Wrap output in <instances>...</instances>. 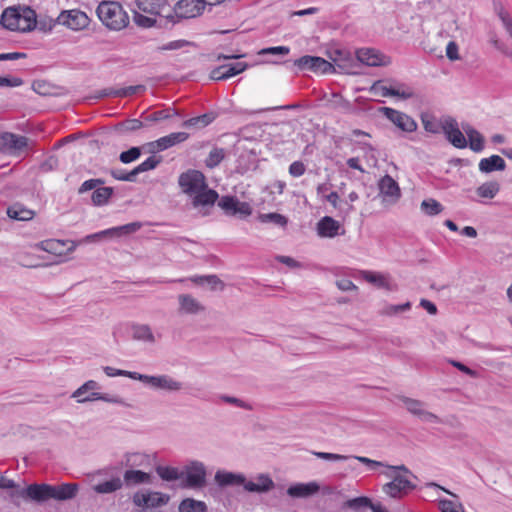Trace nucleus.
Listing matches in <instances>:
<instances>
[{"label": "nucleus", "instance_id": "19", "mask_svg": "<svg viewBox=\"0 0 512 512\" xmlns=\"http://www.w3.org/2000/svg\"><path fill=\"white\" fill-rule=\"evenodd\" d=\"M136 5L138 9L144 13L153 16H163L170 19V21L175 22L174 17L170 13L167 0H136Z\"/></svg>", "mask_w": 512, "mask_h": 512}, {"label": "nucleus", "instance_id": "2", "mask_svg": "<svg viewBox=\"0 0 512 512\" xmlns=\"http://www.w3.org/2000/svg\"><path fill=\"white\" fill-rule=\"evenodd\" d=\"M383 474L391 481L383 485V492L391 498H402L414 489L412 473L404 465L387 466Z\"/></svg>", "mask_w": 512, "mask_h": 512}, {"label": "nucleus", "instance_id": "5", "mask_svg": "<svg viewBox=\"0 0 512 512\" xmlns=\"http://www.w3.org/2000/svg\"><path fill=\"white\" fill-rule=\"evenodd\" d=\"M137 380L148 388L159 392L178 393L184 388L182 381L168 374L148 375L139 373Z\"/></svg>", "mask_w": 512, "mask_h": 512}, {"label": "nucleus", "instance_id": "8", "mask_svg": "<svg viewBox=\"0 0 512 512\" xmlns=\"http://www.w3.org/2000/svg\"><path fill=\"white\" fill-rule=\"evenodd\" d=\"M401 401L404 408L419 421L426 424H440L443 422L439 416L428 410L426 403L409 397H403Z\"/></svg>", "mask_w": 512, "mask_h": 512}, {"label": "nucleus", "instance_id": "26", "mask_svg": "<svg viewBox=\"0 0 512 512\" xmlns=\"http://www.w3.org/2000/svg\"><path fill=\"white\" fill-rule=\"evenodd\" d=\"M100 385L95 380H88L77 388L72 394L71 398L75 399L77 403L84 404L87 402L96 401L93 394H98Z\"/></svg>", "mask_w": 512, "mask_h": 512}, {"label": "nucleus", "instance_id": "3", "mask_svg": "<svg viewBox=\"0 0 512 512\" xmlns=\"http://www.w3.org/2000/svg\"><path fill=\"white\" fill-rule=\"evenodd\" d=\"M1 24L11 31L28 32L36 26V14L28 7H9L2 13Z\"/></svg>", "mask_w": 512, "mask_h": 512}, {"label": "nucleus", "instance_id": "6", "mask_svg": "<svg viewBox=\"0 0 512 512\" xmlns=\"http://www.w3.org/2000/svg\"><path fill=\"white\" fill-rule=\"evenodd\" d=\"M369 92L375 96L396 97L401 100H407L414 97L412 88L403 83L391 82L388 84L384 80L375 81L369 88Z\"/></svg>", "mask_w": 512, "mask_h": 512}, {"label": "nucleus", "instance_id": "63", "mask_svg": "<svg viewBox=\"0 0 512 512\" xmlns=\"http://www.w3.org/2000/svg\"><path fill=\"white\" fill-rule=\"evenodd\" d=\"M306 171V167L301 161H294L289 166V174L293 177H300Z\"/></svg>", "mask_w": 512, "mask_h": 512}, {"label": "nucleus", "instance_id": "17", "mask_svg": "<svg viewBox=\"0 0 512 512\" xmlns=\"http://www.w3.org/2000/svg\"><path fill=\"white\" fill-rule=\"evenodd\" d=\"M294 64L301 70H309L322 74L335 71L334 65L331 62L316 56H303L297 59Z\"/></svg>", "mask_w": 512, "mask_h": 512}, {"label": "nucleus", "instance_id": "53", "mask_svg": "<svg viewBox=\"0 0 512 512\" xmlns=\"http://www.w3.org/2000/svg\"><path fill=\"white\" fill-rule=\"evenodd\" d=\"M212 117L208 114L202 116L190 118L183 123L185 127H205L211 123Z\"/></svg>", "mask_w": 512, "mask_h": 512}, {"label": "nucleus", "instance_id": "62", "mask_svg": "<svg viewBox=\"0 0 512 512\" xmlns=\"http://www.w3.org/2000/svg\"><path fill=\"white\" fill-rule=\"evenodd\" d=\"M290 52L287 46H275L262 49L259 54L287 55Z\"/></svg>", "mask_w": 512, "mask_h": 512}, {"label": "nucleus", "instance_id": "29", "mask_svg": "<svg viewBox=\"0 0 512 512\" xmlns=\"http://www.w3.org/2000/svg\"><path fill=\"white\" fill-rule=\"evenodd\" d=\"M248 65L244 62H237L226 64L213 69L210 72V79L212 80H226L235 75H238L247 69Z\"/></svg>", "mask_w": 512, "mask_h": 512}, {"label": "nucleus", "instance_id": "61", "mask_svg": "<svg viewBox=\"0 0 512 512\" xmlns=\"http://www.w3.org/2000/svg\"><path fill=\"white\" fill-rule=\"evenodd\" d=\"M140 88H141V86H129V87L118 89V90H112L109 93H107L106 95L126 97L129 95L135 94Z\"/></svg>", "mask_w": 512, "mask_h": 512}, {"label": "nucleus", "instance_id": "20", "mask_svg": "<svg viewBox=\"0 0 512 512\" xmlns=\"http://www.w3.org/2000/svg\"><path fill=\"white\" fill-rule=\"evenodd\" d=\"M205 4L202 0H180L175 5L174 18H194L203 12Z\"/></svg>", "mask_w": 512, "mask_h": 512}, {"label": "nucleus", "instance_id": "33", "mask_svg": "<svg viewBox=\"0 0 512 512\" xmlns=\"http://www.w3.org/2000/svg\"><path fill=\"white\" fill-rule=\"evenodd\" d=\"M219 206L225 211L232 212V214L248 216L252 213V208L248 203L240 202L234 197H223L219 202Z\"/></svg>", "mask_w": 512, "mask_h": 512}, {"label": "nucleus", "instance_id": "23", "mask_svg": "<svg viewBox=\"0 0 512 512\" xmlns=\"http://www.w3.org/2000/svg\"><path fill=\"white\" fill-rule=\"evenodd\" d=\"M188 137L189 135L186 132H174L148 143L147 147L149 148V152L152 153L164 151L176 144L186 141Z\"/></svg>", "mask_w": 512, "mask_h": 512}, {"label": "nucleus", "instance_id": "57", "mask_svg": "<svg viewBox=\"0 0 512 512\" xmlns=\"http://www.w3.org/2000/svg\"><path fill=\"white\" fill-rule=\"evenodd\" d=\"M141 155V151H140V148L138 147H132L131 149H129L128 151H124L120 154V161L122 163H130L132 161H135L136 159H138Z\"/></svg>", "mask_w": 512, "mask_h": 512}, {"label": "nucleus", "instance_id": "38", "mask_svg": "<svg viewBox=\"0 0 512 512\" xmlns=\"http://www.w3.org/2000/svg\"><path fill=\"white\" fill-rule=\"evenodd\" d=\"M52 499L68 500L73 498L77 493L76 484H62L60 486L51 485Z\"/></svg>", "mask_w": 512, "mask_h": 512}, {"label": "nucleus", "instance_id": "44", "mask_svg": "<svg viewBox=\"0 0 512 512\" xmlns=\"http://www.w3.org/2000/svg\"><path fill=\"white\" fill-rule=\"evenodd\" d=\"M159 163H160V159H158L154 156H150L144 162H142L137 167H135L131 172H129V175L126 176L125 178L126 179H135V177L138 174L156 168Z\"/></svg>", "mask_w": 512, "mask_h": 512}, {"label": "nucleus", "instance_id": "28", "mask_svg": "<svg viewBox=\"0 0 512 512\" xmlns=\"http://www.w3.org/2000/svg\"><path fill=\"white\" fill-rule=\"evenodd\" d=\"M316 230L321 238H334L344 233L339 221L330 216L321 218L317 223Z\"/></svg>", "mask_w": 512, "mask_h": 512}, {"label": "nucleus", "instance_id": "45", "mask_svg": "<svg viewBox=\"0 0 512 512\" xmlns=\"http://www.w3.org/2000/svg\"><path fill=\"white\" fill-rule=\"evenodd\" d=\"M124 480L128 484H141L150 481V474L141 470L129 469L124 473Z\"/></svg>", "mask_w": 512, "mask_h": 512}, {"label": "nucleus", "instance_id": "14", "mask_svg": "<svg viewBox=\"0 0 512 512\" xmlns=\"http://www.w3.org/2000/svg\"><path fill=\"white\" fill-rule=\"evenodd\" d=\"M169 495L157 491H140L134 494L133 502L141 508H156L169 502Z\"/></svg>", "mask_w": 512, "mask_h": 512}, {"label": "nucleus", "instance_id": "9", "mask_svg": "<svg viewBox=\"0 0 512 512\" xmlns=\"http://www.w3.org/2000/svg\"><path fill=\"white\" fill-rule=\"evenodd\" d=\"M185 475V486L193 489L203 488L206 484L207 471L204 463L192 460L187 463L182 471Z\"/></svg>", "mask_w": 512, "mask_h": 512}, {"label": "nucleus", "instance_id": "21", "mask_svg": "<svg viewBox=\"0 0 512 512\" xmlns=\"http://www.w3.org/2000/svg\"><path fill=\"white\" fill-rule=\"evenodd\" d=\"M447 140L456 148H466L468 143L464 134V131L460 130L458 123L453 118L444 119V130Z\"/></svg>", "mask_w": 512, "mask_h": 512}, {"label": "nucleus", "instance_id": "1", "mask_svg": "<svg viewBox=\"0 0 512 512\" xmlns=\"http://www.w3.org/2000/svg\"><path fill=\"white\" fill-rule=\"evenodd\" d=\"M179 186L187 194L194 207L212 206L218 198L215 190L206 184L205 176L197 170H188L179 176Z\"/></svg>", "mask_w": 512, "mask_h": 512}, {"label": "nucleus", "instance_id": "4", "mask_svg": "<svg viewBox=\"0 0 512 512\" xmlns=\"http://www.w3.org/2000/svg\"><path fill=\"white\" fill-rule=\"evenodd\" d=\"M100 21L110 30L119 31L129 23V17L123 7L114 1H103L97 7Z\"/></svg>", "mask_w": 512, "mask_h": 512}, {"label": "nucleus", "instance_id": "39", "mask_svg": "<svg viewBox=\"0 0 512 512\" xmlns=\"http://www.w3.org/2000/svg\"><path fill=\"white\" fill-rule=\"evenodd\" d=\"M189 280L197 285L207 286L212 291L224 288L223 282L216 275L193 276Z\"/></svg>", "mask_w": 512, "mask_h": 512}, {"label": "nucleus", "instance_id": "59", "mask_svg": "<svg viewBox=\"0 0 512 512\" xmlns=\"http://www.w3.org/2000/svg\"><path fill=\"white\" fill-rule=\"evenodd\" d=\"M134 21L137 25L145 28L152 27L156 23V20L153 17L145 16L139 13H135Z\"/></svg>", "mask_w": 512, "mask_h": 512}, {"label": "nucleus", "instance_id": "48", "mask_svg": "<svg viewBox=\"0 0 512 512\" xmlns=\"http://www.w3.org/2000/svg\"><path fill=\"white\" fill-rule=\"evenodd\" d=\"M411 309V302H405L403 304H387L380 311L381 315L393 317L397 316L401 313L407 312Z\"/></svg>", "mask_w": 512, "mask_h": 512}, {"label": "nucleus", "instance_id": "60", "mask_svg": "<svg viewBox=\"0 0 512 512\" xmlns=\"http://www.w3.org/2000/svg\"><path fill=\"white\" fill-rule=\"evenodd\" d=\"M324 199L334 208L337 210H343L342 209V201L340 199V196L338 192L332 191L324 196Z\"/></svg>", "mask_w": 512, "mask_h": 512}, {"label": "nucleus", "instance_id": "37", "mask_svg": "<svg viewBox=\"0 0 512 512\" xmlns=\"http://www.w3.org/2000/svg\"><path fill=\"white\" fill-rule=\"evenodd\" d=\"M479 170L483 173H491L493 171H503L506 167L505 161L498 155H492L483 158L479 162Z\"/></svg>", "mask_w": 512, "mask_h": 512}, {"label": "nucleus", "instance_id": "24", "mask_svg": "<svg viewBox=\"0 0 512 512\" xmlns=\"http://www.w3.org/2000/svg\"><path fill=\"white\" fill-rule=\"evenodd\" d=\"M130 336L134 341L154 345L157 342V336L148 324L131 323L129 325Z\"/></svg>", "mask_w": 512, "mask_h": 512}, {"label": "nucleus", "instance_id": "11", "mask_svg": "<svg viewBox=\"0 0 512 512\" xmlns=\"http://www.w3.org/2000/svg\"><path fill=\"white\" fill-rule=\"evenodd\" d=\"M328 58L333 62L341 72L345 74H358L359 65L356 58L349 51L343 49H331L327 52Z\"/></svg>", "mask_w": 512, "mask_h": 512}, {"label": "nucleus", "instance_id": "7", "mask_svg": "<svg viewBox=\"0 0 512 512\" xmlns=\"http://www.w3.org/2000/svg\"><path fill=\"white\" fill-rule=\"evenodd\" d=\"M141 228V224L139 222H132L122 226L108 228L90 235L85 236L80 243H90L95 241H100L103 239H116L121 238L126 235L137 232Z\"/></svg>", "mask_w": 512, "mask_h": 512}, {"label": "nucleus", "instance_id": "43", "mask_svg": "<svg viewBox=\"0 0 512 512\" xmlns=\"http://www.w3.org/2000/svg\"><path fill=\"white\" fill-rule=\"evenodd\" d=\"M500 190V184L497 181H489L481 184L476 189V194L485 199H493Z\"/></svg>", "mask_w": 512, "mask_h": 512}, {"label": "nucleus", "instance_id": "25", "mask_svg": "<svg viewBox=\"0 0 512 512\" xmlns=\"http://www.w3.org/2000/svg\"><path fill=\"white\" fill-rule=\"evenodd\" d=\"M275 484L268 474H258L253 479L245 478L244 489L247 492L267 493L274 488Z\"/></svg>", "mask_w": 512, "mask_h": 512}, {"label": "nucleus", "instance_id": "32", "mask_svg": "<svg viewBox=\"0 0 512 512\" xmlns=\"http://www.w3.org/2000/svg\"><path fill=\"white\" fill-rule=\"evenodd\" d=\"M320 490L316 481L308 483H296L288 487L287 494L292 498H308Z\"/></svg>", "mask_w": 512, "mask_h": 512}, {"label": "nucleus", "instance_id": "15", "mask_svg": "<svg viewBox=\"0 0 512 512\" xmlns=\"http://www.w3.org/2000/svg\"><path fill=\"white\" fill-rule=\"evenodd\" d=\"M78 245L79 242L75 241L47 239L39 242L37 247L47 253L62 257L74 252Z\"/></svg>", "mask_w": 512, "mask_h": 512}, {"label": "nucleus", "instance_id": "35", "mask_svg": "<svg viewBox=\"0 0 512 512\" xmlns=\"http://www.w3.org/2000/svg\"><path fill=\"white\" fill-rule=\"evenodd\" d=\"M462 130L464 131L465 135L468 138L469 142L467 143L469 145V148L477 153L483 151L485 147V141L482 134L469 124H463Z\"/></svg>", "mask_w": 512, "mask_h": 512}, {"label": "nucleus", "instance_id": "12", "mask_svg": "<svg viewBox=\"0 0 512 512\" xmlns=\"http://www.w3.org/2000/svg\"><path fill=\"white\" fill-rule=\"evenodd\" d=\"M57 23L71 29L80 31L89 26L90 19L87 14L78 9L62 11L57 17Z\"/></svg>", "mask_w": 512, "mask_h": 512}, {"label": "nucleus", "instance_id": "16", "mask_svg": "<svg viewBox=\"0 0 512 512\" xmlns=\"http://www.w3.org/2000/svg\"><path fill=\"white\" fill-rule=\"evenodd\" d=\"M356 61L360 64L378 67L388 66L391 63L389 56L372 48H362L356 51Z\"/></svg>", "mask_w": 512, "mask_h": 512}, {"label": "nucleus", "instance_id": "36", "mask_svg": "<svg viewBox=\"0 0 512 512\" xmlns=\"http://www.w3.org/2000/svg\"><path fill=\"white\" fill-rule=\"evenodd\" d=\"M123 465L130 468L148 467L151 465V456L143 452H129L124 455Z\"/></svg>", "mask_w": 512, "mask_h": 512}, {"label": "nucleus", "instance_id": "18", "mask_svg": "<svg viewBox=\"0 0 512 512\" xmlns=\"http://www.w3.org/2000/svg\"><path fill=\"white\" fill-rule=\"evenodd\" d=\"M359 274L363 280L378 288H382L390 292L398 290V285L394 282L389 273L362 270Z\"/></svg>", "mask_w": 512, "mask_h": 512}, {"label": "nucleus", "instance_id": "58", "mask_svg": "<svg viewBox=\"0 0 512 512\" xmlns=\"http://www.w3.org/2000/svg\"><path fill=\"white\" fill-rule=\"evenodd\" d=\"M313 454L320 459L328 460V461H346L350 459V456L340 455L335 453L328 452H313Z\"/></svg>", "mask_w": 512, "mask_h": 512}, {"label": "nucleus", "instance_id": "56", "mask_svg": "<svg viewBox=\"0 0 512 512\" xmlns=\"http://www.w3.org/2000/svg\"><path fill=\"white\" fill-rule=\"evenodd\" d=\"M224 158V152L222 149H213L208 158L206 159V165L210 168L217 166Z\"/></svg>", "mask_w": 512, "mask_h": 512}, {"label": "nucleus", "instance_id": "55", "mask_svg": "<svg viewBox=\"0 0 512 512\" xmlns=\"http://www.w3.org/2000/svg\"><path fill=\"white\" fill-rule=\"evenodd\" d=\"M189 44L188 41L186 40H174V41H170L166 44H163V45H160L156 48L157 51L159 52H164V51H173V50H178V49H181L185 46H187Z\"/></svg>", "mask_w": 512, "mask_h": 512}, {"label": "nucleus", "instance_id": "49", "mask_svg": "<svg viewBox=\"0 0 512 512\" xmlns=\"http://www.w3.org/2000/svg\"><path fill=\"white\" fill-rule=\"evenodd\" d=\"M112 189L109 187H101L92 193V202L94 205L101 206L107 203L112 195Z\"/></svg>", "mask_w": 512, "mask_h": 512}, {"label": "nucleus", "instance_id": "10", "mask_svg": "<svg viewBox=\"0 0 512 512\" xmlns=\"http://www.w3.org/2000/svg\"><path fill=\"white\" fill-rule=\"evenodd\" d=\"M378 111L403 132L412 133L417 130V122L404 112L390 107H381Z\"/></svg>", "mask_w": 512, "mask_h": 512}, {"label": "nucleus", "instance_id": "13", "mask_svg": "<svg viewBox=\"0 0 512 512\" xmlns=\"http://www.w3.org/2000/svg\"><path fill=\"white\" fill-rule=\"evenodd\" d=\"M28 146L25 136L10 132L0 134V150L12 156H20Z\"/></svg>", "mask_w": 512, "mask_h": 512}, {"label": "nucleus", "instance_id": "30", "mask_svg": "<svg viewBox=\"0 0 512 512\" xmlns=\"http://www.w3.org/2000/svg\"><path fill=\"white\" fill-rule=\"evenodd\" d=\"M215 483L225 488L228 486H243L245 483V475L242 473H234L225 470H218L214 476Z\"/></svg>", "mask_w": 512, "mask_h": 512}, {"label": "nucleus", "instance_id": "42", "mask_svg": "<svg viewBox=\"0 0 512 512\" xmlns=\"http://www.w3.org/2000/svg\"><path fill=\"white\" fill-rule=\"evenodd\" d=\"M157 475L164 481H177L183 477V472L173 466L159 465L156 467Z\"/></svg>", "mask_w": 512, "mask_h": 512}, {"label": "nucleus", "instance_id": "50", "mask_svg": "<svg viewBox=\"0 0 512 512\" xmlns=\"http://www.w3.org/2000/svg\"><path fill=\"white\" fill-rule=\"evenodd\" d=\"M422 124L424 129L432 134H438L444 130V119L438 121L432 117H423Z\"/></svg>", "mask_w": 512, "mask_h": 512}, {"label": "nucleus", "instance_id": "22", "mask_svg": "<svg viewBox=\"0 0 512 512\" xmlns=\"http://www.w3.org/2000/svg\"><path fill=\"white\" fill-rule=\"evenodd\" d=\"M379 191L382 201L387 204H394L400 197V188L397 182L389 175L383 176L379 183Z\"/></svg>", "mask_w": 512, "mask_h": 512}, {"label": "nucleus", "instance_id": "46", "mask_svg": "<svg viewBox=\"0 0 512 512\" xmlns=\"http://www.w3.org/2000/svg\"><path fill=\"white\" fill-rule=\"evenodd\" d=\"M207 506L203 501L192 498L184 499L179 505V512H206Z\"/></svg>", "mask_w": 512, "mask_h": 512}, {"label": "nucleus", "instance_id": "27", "mask_svg": "<svg viewBox=\"0 0 512 512\" xmlns=\"http://www.w3.org/2000/svg\"><path fill=\"white\" fill-rule=\"evenodd\" d=\"M428 487H433L436 489H440L450 495L453 499H439L438 500V508L441 512H466L463 504L459 501L458 496L447 490L446 488L440 486L437 483L431 482L427 484Z\"/></svg>", "mask_w": 512, "mask_h": 512}, {"label": "nucleus", "instance_id": "34", "mask_svg": "<svg viewBox=\"0 0 512 512\" xmlns=\"http://www.w3.org/2000/svg\"><path fill=\"white\" fill-rule=\"evenodd\" d=\"M179 312L182 314L196 315L205 310V307L190 294L178 296Z\"/></svg>", "mask_w": 512, "mask_h": 512}, {"label": "nucleus", "instance_id": "54", "mask_svg": "<svg viewBox=\"0 0 512 512\" xmlns=\"http://www.w3.org/2000/svg\"><path fill=\"white\" fill-rule=\"evenodd\" d=\"M92 396L96 398V401H103L107 403L126 406L125 400L117 395L103 394L98 391V394H93Z\"/></svg>", "mask_w": 512, "mask_h": 512}, {"label": "nucleus", "instance_id": "47", "mask_svg": "<svg viewBox=\"0 0 512 512\" xmlns=\"http://www.w3.org/2000/svg\"><path fill=\"white\" fill-rule=\"evenodd\" d=\"M420 209L428 216H435L443 212L444 207L437 200L429 198L421 202Z\"/></svg>", "mask_w": 512, "mask_h": 512}, {"label": "nucleus", "instance_id": "64", "mask_svg": "<svg viewBox=\"0 0 512 512\" xmlns=\"http://www.w3.org/2000/svg\"><path fill=\"white\" fill-rule=\"evenodd\" d=\"M370 504V500L366 497H358L351 500H348L345 503V506L352 509H359L361 507L368 506Z\"/></svg>", "mask_w": 512, "mask_h": 512}, {"label": "nucleus", "instance_id": "31", "mask_svg": "<svg viewBox=\"0 0 512 512\" xmlns=\"http://www.w3.org/2000/svg\"><path fill=\"white\" fill-rule=\"evenodd\" d=\"M20 495L37 502L46 501L52 498L51 485L32 484L29 485L25 490L21 491Z\"/></svg>", "mask_w": 512, "mask_h": 512}, {"label": "nucleus", "instance_id": "51", "mask_svg": "<svg viewBox=\"0 0 512 512\" xmlns=\"http://www.w3.org/2000/svg\"><path fill=\"white\" fill-rule=\"evenodd\" d=\"M259 221L262 223H273L280 227H285L287 225V218L284 215L279 213H265L259 215Z\"/></svg>", "mask_w": 512, "mask_h": 512}, {"label": "nucleus", "instance_id": "41", "mask_svg": "<svg viewBox=\"0 0 512 512\" xmlns=\"http://www.w3.org/2000/svg\"><path fill=\"white\" fill-rule=\"evenodd\" d=\"M123 482L120 477H113L93 486V490L99 494H109L120 490Z\"/></svg>", "mask_w": 512, "mask_h": 512}, {"label": "nucleus", "instance_id": "52", "mask_svg": "<svg viewBox=\"0 0 512 512\" xmlns=\"http://www.w3.org/2000/svg\"><path fill=\"white\" fill-rule=\"evenodd\" d=\"M103 372L108 377L124 376V377H128L130 379H133V380H137V377L139 376L138 372L117 369V368H114L111 366L103 367Z\"/></svg>", "mask_w": 512, "mask_h": 512}, {"label": "nucleus", "instance_id": "40", "mask_svg": "<svg viewBox=\"0 0 512 512\" xmlns=\"http://www.w3.org/2000/svg\"><path fill=\"white\" fill-rule=\"evenodd\" d=\"M7 215L14 220L28 221L34 217V212L23 205L16 203L7 209Z\"/></svg>", "mask_w": 512, "mask_h": 512}]
</instances>
